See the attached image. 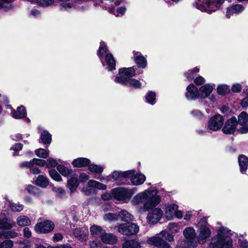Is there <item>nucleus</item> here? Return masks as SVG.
I'll return each mask as SVG.
<instances>
[{"label":"nucleus","instance_id":"4","mask_svg":"<svg viewBox=\"0 0 248 248\" xmlns=\"http://www.w3.org/2000/svg\"><path fill=\"white\" fill-rule=\"evenodd\" d=\"M223 2V0H197L193 5L202 12L211 13L218 9Z\"/></svg>","mask_w":248,"mask_h":248},{"label":"nucleus","instance_id":"43","mask_svg":"<svg viewBox=\"0 0 248 248\" xmlns=\"http://www.w3.org/2000/svg\"><path fill=\"white\" fill-rule=\"evenodd\" d=\"M9 207L14 212H20L23 209V205L20 203H15L9 202Z\"/></svg>","mask_w":248,"mask_h":248},{"label":"nucleus","instance_id":"18","mask_svg":"<svg viewBox=\"0 0 248 248\" xmlns=\"http://www.w3.org/2000/svg\"><path fill=\"white\" fill-rule=\"evenodd\" d=\"M244 10V7L241 4H235L229 7L226 9V16L230 18L233 15H238Z\"/></svg>","mask_w":248,"mask_h":248},{"label":"nucleus","instance_id":"48","mask_svg":"<svg viewBox=\"0 0 248 248\" xmlns=\"http://www.w3.org/2000/svg\"><path fill=\"white\" fill-rule=\"evenodd\" d=\"M49 174L52 179L56 181H60L62 180L61 176L59 174L57 171L55 170H51L49 171Z\"/></svg>","mask_w":248,"mask_h":248},{"label":"nucleus","instance_id":"7","mask_svg":"<svg viewBox=\"0 0 248 248\" xmlns=\"http://www.w3.org/2000/svg\"><path fill=\"white\" fill-rule=\"evenodd\" d=\"M139 231V226L134 223H121L118 225V232L127 236L136 234Z\"/></svg>","mask_w":248,"mask_h":248},{"label":"nucleus","instance_id":"64","mask_svg":"<svg viewBox=\"0 0 248 248\" xmlns=\"http://www.w3.org/2000/svg\"><path fill=\"white\" fill-rule=\"evenodd\" d=\"M8 238H14L17 236L18 233L13 230L7 231Z\"/></svg>","mask_w":248,"mask_h":248},{"label":"nucleus","instance_id":"35","mask_svg":"<svg viewBox=\"0 0 248 248\" xmlns=\"http://www.w3.org/2000/svg\"><path fill=\"white\" fill-rule=\"evenodd\" d=\"M123 248H140V245L139 242L135 240H127L124 243Z\"/></svg>","mask_w":248,"mask_h":248},{"label":"nucleus","instance_id":"44","mask_svg":"<svg viewBox=\"0 0 248 248\" xmlns=\"http://www.w3.org/2000/svg\"><path fill=\"white\" fill-rule=\"evenodd\" d=\"M156 94L154 92H150L148 93L146 96V102L153 105L155 104Z\"/></svg>","mask_w":248,"mask_h":248},{"label":"nucleus","instance_id":"19","mask_svg":"<svg viewBox=\"0 0 248 248\" xmlns=\"http://www.w3.org/2000/svg\"><path fill=\"white\" fill-rule=\"evenodd\" d=\"M74 236L81 242H85L88 239V234L87 231L82 228H76L73 231Z\"/></svg>","mask_w":248,"mask_h":248},{"label":"nucleus","instance_id":"23","mask_svg":"<svg viewBox=\"0 0 248 248\" xmlns=\"http://www.w3.org/2000/svg\"><path fill=\"white\" fill-rule=\"evenodd\" d=\"M58 1L61 11H69L71 9L74 7L72 0H58Z\"/></svg>","mask_w":248,"mask_h":248},{"label":"nucleus","instance_id":"11","mask_svg":"<svg viewBox=\"0 0 248 248\" xmlns=\"http://www.w3.org/2000/svg\"><path fill=\"white\" fill-rule=\"evenodd\" d=\"M178 206L175 204L168 205L166 209L165 217L168 220H172L174 217L181 219L183 214L181 211L178 210Z\"/></svg>","mask_w":248,"mask_h":248},{"label":"nucleus","instance_id":"57","mask_svg":"<svg viewBox=\"0 0 248 248\" xmlns=\"http://www.w3.org/2000/svg\"><path fill=\"white\" fill-rule=\"evenodd\" d=\"M246 96L243 98L241 102V105L243 108L248 107V90L245 91Z\"/></svg>","mask_w":248,"mask_h":248},{"label":"nucleus","instance_id":"12","mask_svg":"<svg viewBox=\"0 0 248 248\" xmlns=\"http://www.w3.org/2000/svg\"><path fill=\"white\" fill-rule=\"evenodd\" d=\"M224 123L223 117L217 114L211 117L208 121L207 126L209 130L213 131H216L220 129Z\"/></svg>","mask_w":248,"mask_h":248},{"label":"nucleus","instance_id":"41","mask_svg":"<svg viewBox=\"0 0 248 248\" xmlns=\"http://www.w3.org/2000/svg\"><path fill=\"white\" fill-rule=\"evenodd\" d=\"M35 153L38 157L43 158H46L49 155V151L43 148H39L36 150Z\"/></svg>","mask_w":248,"mask_h":248},{"label":"nucleus","instance_id":"17","mask_svg":"<svg viewBox=\"0 0 248 248\" xmlns=\"http://www.w3.org/2000/svg\"><path fill=\"white\" fill-rule=\"evenodd\" d=\"M186 97L188 100H195L200 98L199 90L193 84H191L186 88Z\"/></svg>","mask_w":248,"mask_h":248},{"label":"nucleus","instance_id":"51","mask_svg":"<svg viewBox=\"0 0 248 248\" xmlns=\"http://www.w3.org/2000/svg\"><path fill=\"white\" fill-rule=\"evenodd\" d=\"M168 229L171 233H177L180 230L179 226L175 223H169L168 225Z\"/></svg>","mask_w":248,"mask_h":248},{"label":"nucleus","instance_id":"50","mask_svg":"<svg viewBox=\"0 0 248 248\" xmlns=\"http://www.w3.org/2000/svg\"><path fill=\"white\" fill-rule=\"evenodd\" d=\"M14 242L11 240H6L0 243V248H12Z\"/></svg>","mask_w":248,"mask_h":248},{"label":"nucleus","instance_id":"16","mask_svg":"<svg viewBox=\"0 0 248 248\" xmlns=\"http://www.w3.org/2000/svg\"><path fill=\"white\" fill-rule=\"evenodd\" d=\"M237 124L236 118L234 117H232L225 123V125L222 128V131L226 134H233L236 129Z\"/></svg>","mask_w":248,"mask_h":248},{"label":"nucleus","instance_id":"61","mask_svg":"<svg viewBox=\"0 0 248 248\" xmlns=\"http://www.w3.org/2000/svg\"><path fill=\"white\" fill-rule=\"evenodd\" d=\"M204 81L205 79L201 76L197 77L194 80L195 84L198 85H202V84L204 83Z\"/></svg>","mask_w":248,"mask_h":248},{"label":"nucleus","instance_id":"14","mask_svg":"<svg viewBox=\"0 0 248 248\" xmlns=\"http://www.w3.org/2000/svg\"><path fill=\"white\" fill-rule=\"evenodd\" d=\"M146 242L148 244L154 247L170 248V245L158 235L148 237Z\"/></svg>","mask_w":248,"mask_h":248},{"label":"nucleus","instance_id":"56","mask_svg":"<svg viewBox=\"0 0 248 248\" xmlns=\"http://www.w3.org/2000/svg\"><path fill=\"white\" fill-rule=\"evenodd\" d=\"M52 191L56 192L59 197H62L65 194V191L62 187H53Z\"/></svg>","mask_w":248,"mask_h":248},{"label":"nucleus","instance_id":"9","mask_svg":"<svg viewBox=\"0 0 248 248\" xmlns=\"http://www.w3.org/2000/svg\"><path fill=\"white\" fill-rule=\"evenodd\" d=\"M183 234L187 241L185 243L186 248H195L198 245L197 242L195 240V231L192 227H187L183 232Z\"/></svg>","mask_w":248,"mask_h":248},{"label":"nucleus","instance_id":"15","mask_svg":"<svg viewBox=\"0 0 248 248\" xmlns=\"http://www.w3.org/2000/svg\"><path fill=\"white\" fill-rule=\"evenodd\" d=\"M163 214V212L160 208H156L148 214L146 218L147 222L149 224H156L162 218Z\"/></svg>","mask_w":248,"mask_h":248},{"label":"nucleus","instance_id":"1","mask_svg":"<svg viewBox=\"0 0 248 248\" xmlns=\"http://www.w3.org/2000/svg\"><path fill=\"white\" fill-rule=\"evenodd\" d=\"M160 201L161 198L158 195L157 190L150 188L135 195L131 203L138 212L143 213L153 209Z\"/></svg>","mask_w":248,"mask_h":248},{"label":"nucleus","instance_id":"47","mask_svg":"<svg viewBox=\"0 0 248 248\" xmlns=\"http://www.w3.org/2000/svg\"><path fill=\"white\" fill-rule=\"evenodd\" d=\"M118 215L115 213H108L105 214L104 219L105 220L113 221L117 220Z\"/></svg>","mask_w":248,"mask_h":248},{"label":"nucleus","instance_id":"20","mask_svg":"<svg viewBox=\"0 0 248 248\" xmlns=\"http://www.w3.org/2000/svg\"><path fill=\"white\" fill-rule=\"evenodd\" d=\"M133 54L135 62L138 66L140 68H145L147 65L146 58L139 52L134 51Z\"/></svg>","mask_w":248,"mask_h":248},{"label":"nucleus","instance_id":"40","mask_svg":"<svg viewBox=\"0 0 248 248\" xmlns=\"http://www.w3.org/2000/svg\"><path fill=\"white\" fill-rule=\"evenodd\" d=\"M58 171L64 176H68L72 173V170L64 167L63 166L59 165L57 167Z\"/></svg>","mask_w":248,"mask_h":248},{"label":"nucleus","instance_id":"34","mask_svg":"<svg viewBox=\"0 0 248 248\" xmlns=\"http://www.w3.org/2000/svg\"><path fill=\"white\" fill-rule=\"evenodd\" d=\"M16 222L18 225L21 227L29 226L31 224L30 218L25 216H20L16 218Z\"/></svg>","mask_w":248,"mask_h":248},{"label":"nucleus","instance_id":"10","mask_svg":"<svg viewBox=\"0 0 248 248\" xmlns=\"http://www.w3.org/2000/svg\"><path fill=\"white\" fill-rule=\"evenodd\" d=\"M95 189L106 190L107 186L94 180H90L87 185L83 187V192L85 195H90L95 192Z\"/></svg>","mask_w":248,"mask_h":248},{"label":"nucleus","instance_id":"52","mask_svg":"<svg viewBox=\"0 0 248 248\" xmlns=\"http://www.w3.org/2000/svg\"><path fill=\"white\" fill-rule=\"evenodd\" d=\"M199 71V69L198 67H195L192 70H189L186 74L185 76L187 79H192L194 76V74Z\"/></svg>","mask_w":248,"mask_h":248},{"label":"nucleus","instance_id":"42","mask_svg":"<svg viewBox=\"0 0 248 248\" xmlns=\"http://www.w3.org/2000/svg\"><path fill=\"white\" fill-rule=\"evenodd\" d=\"M238 123L241 125L245 124L248 121V115L246 112H242L238 116Z\"/></svg>","mask_w":248,"mask_h":248},{"label":"nucleus","instance_id":"62","mask_svg":"<svg viewBox=\"0 0 248 248\" xmlns=\"http://www.w3.org/2000/svg\"><path fill=\"white\" fill-rule=\"evenodd\" d=\"M191 114L195 117L200 118L202 117V113L199 110H193L191 111Z\"/></svg>","mask_w":248,"mask_h":248},{"label":"nucleus","instance_id":"22","mask_svg":"<svg viewBox=\"0 0 248 248\" xmlns=\"http://www.w3.org/2000/svg\"><path fill=\"white\" fill-rule=\"evenodd\" d=\"M94 177L95 179H99L101 181L108 183V181H115L121 178V175L120 171H114L110 175L106 177H99L96 176H95Z\"/></svg>","mask_w":248,"mask_h":248},{"label":"nucleus","instance_id":"26","mask_svg":"<svg viewBox=\"0 0 248 248\" xmlns=\"http://www.w3.org/2000/svg\"><path fill=\"white\" fill-rule=\"evenodd\" d=\"M213 90V86L209 84H205L202 86L199 89L200 98H205L208 97Z\"/></svg>","mask_w":248,"mask_h":248},{"label":"nucleus","instance_id":"8","mask_svg":"<svg viewBox=\"0 0 248 248\" xmlns=\"http://www.w3.org/2000/svg\"><path fill=\"white\" fill-rule=\"evenodd\" d=\"M199 233L198 240L203 243L204 241L211 235V232L205 220H201L198 224Z\"/></svg>","mask_w":248,"mask_h":248},{"label":"nucleus","instance_id":"55","mask_svg":"<svg viewBox=\"0 0 248 248\" xmlns=\"http://www.w3.org/2000/svg\"><path fill=\"white\" fill-rule=\"evenodd\" d=\"M120 172L122 178L130 177V178L135 172V171L133 170H129L125 171H120Z\"/></svg>","mask_w":248,"mask_h":248},{"label":"nucleus","instance_id":"27","mask_svg":"<svg viewBox=\"0 0 248 248\" xmlns=\"http://www.w3.org/2000/svg\"><path fill=\"white\" fill-rule=\"evenodd\" d=\"M146 177L142 173L134 174L130 179L133 185L139 186L142 184L145 181Z\"/></svg>","mask_w":248,"mask_h":248},{"label":"nucleus","instance_id":"29","mask_svg":"<svg viewBox=\"0 0 248 248\" xmlns=\"http://www.w3.org/2000/svg\"><path fill=\"white\" fill-rule=\"evenodd\" d=\"M90 163V160L85 157H79L74 159L72 162V165L77 168L84 167L88 166Z\"/></svg>","mask_w":248,"mask_h":248},{"label":"nucleus","instance_id":"58","mask_svg":"<svg viewBox=\"0 0 248 248\" xmlns=\"http://www.w3.org/2000/svg\"><path fill=\"white\" fill-rule=\"evenodd\" d=\"M41 16L40 12L36 9H32L30 12L29 16L31 17L37 18Z\"/></svg>","mask_w":248,"mask_h":248},{"label":"nucleus","instance_id":"3","mask_svg":"<svg viewBox=\"0 0 248 248\" xmlns=\"http://www.w3.org/2000/svg\"><path fill=\"white\" fill-rule=\"evenodd\" d=\"M230 232L226 228H220L217 234L211 239L209 248H233L232 240L229 236Z\"/></svg>","mask_w":248,"mask_h":248},{"label":"nucleus","instance_id":"38","mask_svg":"<svg viewBox=\"0 0 248 248\" xmlns=\"http://www.w3.org/2000/svg\"><path fill=\"white\" fill-rule=\"evenodd\" d=\"M41 140L45 144H49L51 141V136L46 130L43 131L41 134Z\"/></svg>","mask_w":248,"mask_h":248},{"label":"nucleus","instance_id":"6","mask_svg":"<svg viewBox=\"0 0 248 248\" xmlns=\"http://www.w3.org/2000/svg\"><path fill=\"white\" fill-rule=\"evenodd\" d=\"M135 192L134 189L118 187L111 190L113 197L119 201L127 203Z\"/></svg>","mask_w":248,"mask_h":248},{"label":"nucleus","instance_id":"24","mask_svg":"<svg viewBox=\"0 0 248 248\" xmlns=\"http://www.w3.org/2000/svg\"><path fill=\"white\" fill-rule=\"evenodd\" d=\"M90 230L92 235L96 238H100V239L105 232V231L100 226L96 225L91 226Z\"/></svg>","mask_w":248,"mask_h":248},{"label":"nucleus","instance_id":"30","mask_svg":"<svg viewBox=\"0 0 248 248\" xmlns=\"http://www.w3.org/2000/svg\"><path fill=\"white\" fill-rule=\"evenodd\" d=\"M238 160L240 172L245 173L248 167V158L244 155H240Z\"/></svg>","mask_w":248,"mask_h":248},{"label":"nucleus","instance_id":"37","mask_svg":"<svg viewBox=\"0 0 248 248\" xmlns=\"http://www.w3.org/2000/svg\"><path fill=\"white\" fill-rule=\"evenodd\" d=\"M67 186L71 192H74L78 186L77 177L73 176L70 178L67 182Z\"/></svg>","mask_w":248,"mask_h":248},{"label":"nucleus","instance_id":"5","mask_svg":"<svg viewBox=\"0 0 248 248\" xmlns=\"http://www.w3.org/2000/svg\"><path fill=\"white\" fill-rule=\"evenodd\" d=\"M97 55L102 62L103 66L105 65L103 61L104 58L106 64L108 65L107 69L108 71H111L113 69H115V61L112 55L108 52L107 46L103 42H101L100 43Z\"/></svg>","mask_w":248,"mask_h":248},{"label":"nucleus","instance_id":"31","mask_svg":"<svg viewBox=\"0 0 248 248\" xmlns=\"http://www.w3.org/2000/svg\"><path fill=\"white\" fill-rule=\"evenodd\" d=\"M88 169L92 173H94L93 177L96 176L97 177H101V173L103 172L104 170V167L96 165L95 164H91L88 165ZM94 178V177H93Z\"/></svg>","mask_w":248,"mask_h":248},{"label":"nucleus","instance_id":"59","mask_svg":"<svg viewBox=\"0 0 248 248\" xmlns=\"http://www.w3.org/2000/svg\"><path fill=\"white\" fill-rule=\"evenodd\" d=\"M231 89L233 93H239L242 90V86L239 83H235L232 85Z\"/></svg>","mask_w":248,"mask_h":248},{"label":"nucleus","instance_id":"36","mask_svg":"<svg viewBox=\"0 0 248 248\" xmlns=\"http://www.w3.org/2000/svg\"><path fill=\"white\" fill-rule=\"evenodd\" d=\"M122 220L125 222L131 221L134 220L133 216L126 210H122L118 214Z\"/></svg>","mask_w":248,"mask_h":248},{"label":"nucleus","instance_id":"53","mask_svg":"<svg viewBox=\"0 0 248 248\" xmlns=\"http://www.w3.org/2000/svg\"><path fill=\"white\" fill-rule=\"evenodd\" d=\"M30 162H32V163L34 165H36L41 167L44 166L46 164V161L45 160L38 158H34Z\"/></svg>","mask_w":248,"mask_h":248},{"label":"nucleus","instance_id":"25","mask_svg":"<svg viewBox=\"0 0 248 248\" xmlns=\"http://www.w3.org/2000/svg\"><path fill=\"white\" fill-rule=\"evenodd\" d=\"M16 226V223L12 219L5 217L0 219V229L10 230Z\"/></svg>","mask_w":248,"mask_h":248},{"label":"nucleus","instance_id":"60","mask_svg":"<svg viewBox=\"0 0 248 248\" xmlns=\"http://www.w3.org/2000/svg\"><path fill=\"white\" fill-rule=\"evenodd\" d=\"M89 178V175L85 173H81L79 176V180L81 182H85L87 181Z\"/></svg>","mask_w":248,"mask_h":248},{"label":"nucleus","instance_id":"32","mask_svg":"<svg viewBox=\"0 0 248 248\" xmlns=\"http://www.w3.org/2000/svg\"><path fill=\"white\" fill-rule=\"evenodd\" d=\"M20 167H27L30 169V172L33 174H38L41 173V170L38 167L35 166L32 162L30 161H25L20 164Z\"/></svg>","mask_w":248,"mask_h":248},{"label":"nucleus","instance_id":"13","mask_svg":"<svg viewBox=\"0 0 248 248\" xmlns=\"http://www.w3.org/2000/svg\"><path fill=\"white\" fill-rule=\"evenodd\" d=\"M54 223L50 220H46L37 223L34 226V230L39 233H46L51 232L54 228Z\"/></svg>","mask_w":248,"mask_h":248},{"label":"nucleus","instance_id":"46","mask_svg":"<svg viewBox=\"0 0 248 248\" xmlns=\"http://www.w3.org/2000/svg\"><path fill=\"white\" fill-rule=\"evenodd\" d=\"M217 91L219 94H224L230 91L229 87L225 84L220 85L217 87Z\"/></svg>","mask_w":248,"mask_h":248},{"label":"nucleus","instance_id":"39","mask_svg":"<svg viewBox=\"0 0 248 248\" xmlns=\"http://www.w3.org/2000/svg\"><path fill=\"white\" fill-rule=\"evenodd\" d=\"M55 0H36L34 3L43 7H47L54 4Z\"/></svg>","mask_w":248,"mask_h":248},{"label":"nucleus","instance_id":"54","mask_svg":"<svg viewBox=\"0 0 248 248\" xmlns=\"http://www.w3.org/2000/svg\"><path fill=\"white\" fill-rule=\"evenodd\" d=\"M58 164V162L56 159L52 158H49L46 162V165L47 168L55 167Z\"/></svg>","mask_w":248,"mask_h":248},{"label":"nucleus","instance_id":"21","mask_svg":"<svg viewBox=\"0 0 248 248\" xmlns=\"http://www.w3.org/2000/svg\"><path fill=\"white\" fill-rule=\"evenodd\" d=\"M101 241L105 244L113 245L117 243V237L112 233L105 232L104 235L101 238Z\"/></svg>","mask_w":248,"mask_h":248},{"label":"nucleus","instance_id":"63","mask_svg":"<svg viewBox=\"0 0 248 248\" xmlns=\"http://www.w3.org/2000/svg\"><path fill=\"white\" fill-rule=\"evenodd\" d=\"M63 238V236L61 233H55L53 237V241L56 242H58Z\"/></svg>","mask_w":248,"mask_h":248},{"label":"nucleus","instance_id":"45","mask_svg":"<svg viewBox=\"0 0 248 248\" xmlns=\"http://www.w3.org/2000/svg\"><path fill=\"white\" fill-rule=\"evenodd\" d=\"M126 11V8L124 7H121L117 8L116 12L115 11L114 8H110L109 12L115 15L116 16H119V15H123Z\"/></svg>","mask_w":248,"mask_h":248},{"label":"nucleus","instance_id":"33","mask_svg":"<svg viewBox=\"0 0 248 248\" xmlns=\"http://www.w3.org/2000/svg\"><path fill=\"white\" fill-rule=\"evenodd\" d=\"M35 184L41 187H46L49 184L47 178L44 175H39L35 180Z\"/></svg>","mask_w":248,"mask_h":248},{"label":"nucleus","instance_id":"49","mask_svg":"<svg viewBox=\"0 0 248 248\" xmlns=\"http://www.w3.org/2000/svg\"><path fill=\"white\" fill-rule=\"evenodd\" d=\"M159 235L162 236V238H165L166 240H168L169 242H172L174 240L173 235H172L171 234L169 233L166 231H162L160 232Z\"/></svg>","mask_w":248,"mask_h":248},{"label":"nucleus","instance_id":"2","mask_svg":"<svg viewBox=\"0 0 248 248\" xmlns=\"http://www.w3.org/2000/svg\"><path fill=\"white\" fill-rule=\"evenodd\" d=\"M135 75V71L133 67L123 68L119 70V76L115 77L114 81L130 88H139L141 84L139 80L132 78Z\"/></svg>","mask_w":248,"mask_h":248},{"label":"nucleus","instance_id":"28","mask_svg":"<svg viewBox=\"0 0 248 248\" xmlns=\"http://www.w3.org/2000/svg\"><path fill=\"white\" fill-rule=\"evenodd\" d=\"M12 115L15 119H22L26 116V108L23 106H20L17 108L16 110H12Z\"/></svg>","mask_w":248,"mask_h":248}]
</instances>
